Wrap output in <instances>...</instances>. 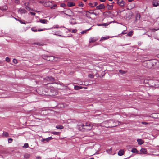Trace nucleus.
Listing matches in <instances>:
<instances>
[{
  "instance_id": "nucleus-1",
  "label": "nucleus",
  "mask_w": 159,
  "mask_h": 159,
  "mask_svg": "<svg viewBox=\"0 0 159 159\" xmlns=\"http://www.w3.org/2000/svg\"><path fill=\"white\" fill-rule=\"evenodd\" d=\"M80 126L82 129L87 130H90L92 128L93 125L92 123L89 122L86 123L85 124H82Z\"/></svg>"
},
{
  "instance_id": "nucleus-2",
  "label": "nucleus",
  "mask_w": 159,
  "mask_h": 159,
  "mask_svg": "<svg viewBox=\"0 0 159 159\" xmlns=\"http://www.w3.org/2000/svg\"><path fill=\"white\" fill-rule=\"evenodd\" d=\"M62 12H63L66 15L69 16H73L74 15V13L70 9H68L65 11H63Z\"/></svg>"
},
{
  "instance_id": "nucleus-3",
  "label": "nucleus",
  "mask_w": 159,
  "mask_h": 159,
  "mask_svg": "<svg viewBox=\"0 0 159 159\" xmlns=\"http://www.w3.org/2000/svg\"><path fill=\"white\" fill-rule=\"evenodd\" d=\"M144 64H147V66H146L147 68H152V66H153V62L152 61H148V62L145 61L143 63Z\"/></svg>"
},
{
  "instance_id": "nucleus-4",
  "label": "nucleus",
  "mask_w": 159,
  "mask_h": 159,
  "mask_svg": "<svg viewBox=\"0 0 159 159\" xmlns=\"http://www.w3.org/2000/svg\"><path fill=\"white\" fill-rule=\"evenodd\" d=\"M152 5L153 7H157L159 6V1L157 0H153L152 1Z\"/></svg>"
},
{
  "instance_id": "nucleus-5",
  "label": "nucleus",
  "mask_w": 159,
  "mask_h": 159,
  "mask_svg": "<svg viewBox=\"0 0 159 159\" xmlns=\"http://www.w3.org/2000/svg\"><path fill=\"white\" fill-rule=\"evenodd\" d=\"M117 4L121 7L124 6L125 4V2L123 0H118Z\"/></svg>"
},
{
  "instance_id": "nucleus-6",
  "label": "nucleus",
  "mask_w": 159,
  "mask_h": 159,
  "mask_svg": "<svg viewBox=\"0 0 159 159\" xmlns=\"http://www.w3.org/2000/svg\"><path fill=\"white\" fill-rule=\"evenodd\" d=\"M98 40V38L96 37H91L89 39V42L90 43H94Z\"/></svg>"
},
{
  "instance_id": "nucleus-7",
  "label": "nucleus",
  "mask_w": 159,
  "mask_h": 159,
  "mask_svg": "<svg viewBox=\"0 0 159 159\" xmlns=\"http://www.w3.org/2000/svg\"><path fill=\"white\" fill-rule=\"evenodd\" d=\"M105 8V6L103 4H100L99 6L96 7V9L98 10H101Z\"/></svg>"
},
{
  "instance_id": "nucleus-8",
  "label": "nucleus",
  "mask_w": 159,
  "mask_h": 159,
  "mask_svg": "<svg viewBox=\"0 0 159 159\" xmlns=\"http://www.w3.org/2000/svg\"><path fill=\"white\" fill-rule=\"evenodd\" d=\"M88 13H89L90 14H92L95 15V16H97L98 15V14L97 13H95L93 10H90L89 11H88L86 12V15L87 16V17L88 16Z\"/></svg>"
},
{
  "instance_id": "nucleus-9",
  "label": "nucleus",
  "mask_w": 159,
  "mask_h": 159,
  "mask_svg": "<svg viewBox=\"0 0 159 159\" xmlns=\"http://www.w3.org/2000/svg\"><path fill=\"white\" fill-rule=\"evenodd\" d=\"M45 79L48 81L53 82L54 81V78L52 76L47 77L45 78Z\"/></svg>"
},
{
  "instance_id": "nucleus-10",
  "label": "nucleus",
  "mask_w": 159,
  "mask_h": 159,
  "mask_svg": "<svg viewBox=\"0 0 159 159\" xmlns=\"http://www.w3.org/2000/svg\"><path fill=\"white\" fill-rule=\"evenodd\" d=\"M67 6L69 7H72L75 5V3L73 2H69L67 3Z\"/></svg>"
},
{
  "instance_id": "nucleus-11",
  "label": "nucleus",
  "mask_w": 159,
  "mask_h": 159,
  "mask_svg": "<svg viewBox=\"0 0 159 159\" xmlns=\"http://www.w3.org/2000/svg\"><path fill=\"white\" fill-rule=\"evenodd\" d=\"M7 8H8V7L6 5H5V6L0 7V10H1L2 11H3L6 10H7Z\"/></svg>"
},
{
  "instance_id": "nucleus-12",
  "label": "nucleus",
  "mask_w": 159,
  "mask_h": 159,
  "mask_svg": "<svg viewBox=\"0 0 159 159\" xmlns=\"http://www.w3.org/2000/svg\"><path fill=\"white\" fill-rule=\"evenodd\" d=\"M39 22L43 24H46L47 23L48 21L46 19H40Z\"/></svg>"
},
{
  "instance_id": "nucleus-13",
  "label": "nucleus",
  "mask_w": 159,
  "mask_h": 159,
  "mask_svg": "<svg viewBox=\"0 0 159 159\" xmlns=\"http://www.w3.org/2000/svg\"><path fill=\"white\" fill-rule=\"evenodd\" d=\"M62 27L64 28V27L63 26H61L59 27V25H54L50 29H55V28H61Z\"/></svg>"
},
{
  "instance_id": "nucleus-14",
  "label": "nucleus",
  "mask_w": 159,
  "mask_h": 159,
  "mask_svg": "<svg viewBox=\"0 0 159 159\" xmlns=\"http://www.w3.org/2000/svg\"><path fill=\"white\" fill-rule=\"evenodd\" d=\"M18 11L20 13H25L26 12V11L23 9L20 8L18 10Z\"/></svg>"
},
{
  "instance_id": "nucleus-15",
  "label": "nucleus",
  "mask_w": 159,
  "mask_h": 159,
  "mask_svg": "<svg viewBox=\"0 0 159 159\" xmlns=\"http://www.w3.org/2000/svg\"><path fill=\"white\" fill-rule=\"evenodd\" d=\"M52 139H53V138H52V137H49L47 138H45V139H42V142H43L44 141H46L47 142H48L49 140H52Z\"/></svg>"
},
{
  "instance_id": "nucleus-16",
  "label": "nucleus",
  "mask_w": 159,
  "mask_h": 159,
  "mask_svg": "<svg viewBox=\"0 0 159 159\" xmlns=\"http://www.w3.org/2000/svg\"><path fill=\"white\" fill-rule=\"evenodd\" d=\"M137 141L138 142V144L139 145H141L144 143L143 140L141 139H137Z\"/></svg>"
},
{
  "instance_id": "nucleus-17",
  "label": "nucleus",
  "mask_w": 159,
  "mask_h": 159,
  "mask_svg": "<svg viewBox=\"0 0 159 159\" xmlns=\"http://www.w3.org/2000/svg\"><path fill=\"white\" fill-rule=\"evenodd\" d=\"M124 151L123 150H120L118 152V154L120 156H121L124 154Z\"/></svg>"
},
{
  "instance_id": "nucleus-18",
  "label": "nucleus",
  "mask_w": 159,
  "mask_h": 159,
  "mask_svg": "<svg viewBox=\"0 0 159 159\" xmlns=\"http://www.w3.org/2000/svg\"><path fill=\"white\" fill-rule=\"evenodd\" d=\"M54 57L53 56H48L47 57L46 60L50 61H52Z\"/></svg>"
},
{
  "instance_id": "nucleus-19",
  "label": "nucleus",
  "mask_w": 159,
  "mask_h": 159,
  "mask_svg": "<svg viewBox=\"0 0 159 159\" xmlns=\"http://www.w3.org/2000/svg\"><path fill=\"white\" fill-rule=\"evenodd\" d=\"M107 8L109 10H111L112 9L113 7V5H110L107 4Z\"/></svg>"
},
{
  "instance_id": "nucleus-20",
  "label": "nucleus",
  "mask_w": 159,
  "mask_h": 159,
  "mask_svg": "<svg viewBox=\"0 0 159 159\" xmlns=\"http://www.w3.org/2000/svg\"><path fill=\"white\" fill-rule=\"evenodd\" d=\"M74 87L75 89L76 90H79L83 88L82 86H75Z\"/></svg>"
},
{
  "instance_id": "nucleus-21",
  "label": "nucleus",
  "mask_w": 159,
  "mask_h": 159,
  "mask_svg": "<svg viewBox=\"0 0 159 159\" xmlns=\"http://www.w3.org/2000/svg\"><path fill=\"white\" fill-rule=\"evenodd\" d=\"M140 152H141L143 154H146L147 152V150L143 148H142L140 150Z\"/></svg>"
},
{
  "instance_id": "nucleus-22",
  "label": "nucleus",
  "mask_w": 159,
  "mask_h": 159,
  "mask_svg": "<svg viewBox=\"0 0 159 159\" xmlns=\"http://www.w3.org/2000/svg\"><path fill=\"white\" fill-rule=\"evenodd\" d=\"M56 128H57V129H63V128H64V127L63 126L61 125H59L57 126H56Z\"/></svg>"
},
{
  "instance_id": "nucleus-23",
  "label": "nucleus",
  "mask_w": 159,
  "mask_h": 159,
  "mask_svg": "<svg viewBox=\"0 0 159 159\" xmlns=\"http://www.w3.org/2000/svg\"><path fill=\"white\" fill-rule=\"evenodd\" d=\"M61 33V32H60V31H56L55 34H53L54 35H58V36H60V37H63V36H62V35H58L57 34H59V33Z\"/></svg>"
},
{
  "instance_id": "nucleus-24",
  "label": "nucleus",
  "mask_w": 159,
  "mask_h": 159,
  "mask_svg": "<svg viewBox=\"0 0 159 159\" xmlns=\"http://www.w3.org/2000/svg\"><path fill=\"white\" fill-rule=\"evenodd\" d=\"M131 151L133 153H137L138 152V151L136 148H134L132 149L131 150Z\"/></svg>"
},
{
  "instance_id": "nucleus-25",
  "label": "nucleus",
  "mask_w": 159,
  "mask_h": 159,
  "mask_svg": "<svg viewBox=\"0 0 159 159\" xmlns=\"http://www.w3.org/2000/svg\"><path fill=\"white\" fill-rule=\"evenodd\" d=\"M30 157V154H25L24 155V157L25 158L27 159L29 158Z\"/></svg>"
},
{
  "instance_id": "nucleus-26",
  "label": "nucleus",
  "mask_w": 159,
  "mask_h": 159,
  "mask_svg": "<svg viewBox=\"0 0 159 159\" xmlns=\"http://www.w3.org/2000/svg\"><path fill=\"white\" fill-rule=\"evenodd\" d=\"M91 28H92V27H91L89 29L86 30H85L81 32V33L82 34H84V33H86L87 31H89V30H90L91 29Z\"/></svg>"
},
{
  "instance_id": "nucleus-27",
  "label": "nucleus",
  "mask_w": 159,
  "mask_h": 159,
  "mask_svg": "<svg viewBox=\"0 0 159 159\" xmlns=\"http://www.w3.org/2000/svg\"><path fill=\"white\" fill-rule=\"evenodd\" d=\"M108 37H102L101 38L100 41L107 39H108Z\"/></svg>"
},
{
  "instance_id": "nucleus-28",
  "label": "nucleus",
  "mask_w": 159,
  "mask_h": 159,
  "mask_svg": "<svg viewBox=\"0 0 159 159\" xmlns=\"http://www.w3.org/2000/svg\"><path fill=\"white\" fill-rule=\"evenodd\" d=\"M120 122L119 121H117L115 122V125H113V127L117 126L118 125H120Z\"/></svg>"
},
{
  "instance_id": "nucleus-29",
  "label": "nucleus",
  "mask_w": 159,
  "mask_h": 159,
  "mask_svg": "<svg viewBox=\"0 0 159 159\" xmlns=\"http://www.w3.org/2000/svg\"><path fill=\"white\" fill-rule=\"evenodd\" d=\"M133 32L132 31H131L129 32L127 34V35L129 36H131L133 34Z\"/></svg>"
},
{
  "instance_id": "nucleus-30",
  "label": "nucleus",
  "mask_w": 159,
  "mask_h": 159,
  "mask_svg": "<svg viewBox=\"0 0 159 159\" xmlns=\"http://www.w3.org/2000/svg\"><path fill=\"white\" fill-rule=\"evenodd\" d=\"M8 133L7 132H4L3 133V135L5 137H7L8 136Z\"/></svg>"
},
{
  "instance_id": "nucleus-31",
  "label": "nucleus",
  "mask_w": 159,
  "mask_h": 159,
  "mask_svg": "<svg viewBox=\"0 0 159 159\" xmlns=\"http://www.w3.org/2000/svg\"><path fill=\"white\" fill-rule=\"evenodd\" d=\"M112 149L111 148L107 150V152L109 153H111L112 152Z\"/></svg>"
},
{
  "instance_id": "nucleus-32",
  "label": "nucleus",
  "mask_w": 159,
  "mask_h": 159,
  "mask_svg": "<svg viewBox=\"0 0 159 159\" xmlns=\"http://www.w3.org/2000/svg\"><path fill=\"white\" fill-rule=\"evenodd\" d=\"M47 29H46V28H43V29H39L38 30V31H44L45 30H47Z\"/></svg>"
},
{
  "instance_id": "nucleus-33",
  "label": "nucleus",
  "mask_w": 159,
  "mask_h": 159,
  "mask_svg": "<svg viewBox=\"0 0 159 159\" xmlns=\"http://www.w3.org/2000/svg\"><path fill=\"white\" fill-rule=\"evenodd\" d=\"M119 72L122 75H123L125 73V71H122L121 70H120L119 71Z\"/></svg>"
},
{
  "instance_id": "nucleus-34",
  "label": "nucleus",
  "mask_w": 159,
  "mask_h": 159,
  "mask_svg": "<svg viewBox=\"0 0 159 159\" xmlns=\"http://www.w3.org/2000/svg\"><path fill=\"white\" fill-rule=\"evenodd\" d=\"M88 77L90 78H93L94 77V76L92 74H90L88 75Z\"/></svg>"
},
{
  "instance_id": "nucleus-35",
  "label": "nucleus",
  "mask_w": 159,
  "mask_h": 159,
  "mask_svg": "<svg viewBox=\"0 0 159 159\" xmlns=\"http://www.w3.org/2000/svg\"><path fill=\"white\" fill-rule=\"evenodd\" d=\"M52 133L54 135H58L59 134V132L54 131L52 132Z\"/></svg>"
},
{
  "instance_id": "nucleus-36",
  "label": "nucleus",
  "mask_w": 159,
  "mask_h": 159,
  "mask_svg": "<svg viewBox=\"0 0 159 159\" xmlns=\"http://www.w3.org/2000/svg\"><path fill=\"white\" fill-rule=\"evenodd\" d=\"M60 6L61 7H65L66 6V4L64 3L61 4Z\"/></svg>"
},
{
  "instance_id": "nucleus-37",
  "label": "nucleus",
  "mask_w": 159,
  "mask_h": 159,
  "mask_svg": "<svg viewBox=\"0 0 159 159\" xmlns=\"http://www.w3.org/2000/svg\"><path fill=\"white\" fill-rule=\"evenodd\" d=\"M13 61L15 64H17V61L16 59H14L13 60Z\"/></svg>"
},
{
  "instance_id": "nucleus-38",
  "label": "nucleus",
  "mask_w": 159,
  "mask_h": 159,
  "mask_svg": "<svg viewBox=\"0 0 159 159\" xmlns=\"http://www.w3.org/2000/svg\"><path fill=\"white\" fill-rule=\"evenodd\" d=\"M24 147L25 148H27L29 147L28 144V143H25L24 144Z\"/></svg>"
},
{
  "instance_id": "nucleus-39",
  "label": "nucleus",
  "mask_w": 159,
  "mask_h": 159,
  "mask_svg": "<svg viewBox=\"0 0 159 159\" xmlns=\"http://www.w3.org/2000/svg\"><path fill=\"white\" fill-rule=\"evenodd\" d=\"M31 30L34 32H36L37 31V29L35 28H31Z\"/></svg>"
},
{
  "instance_id": "nucleus-40",
  "label": "nucleus",
  "mask_w": 159,
  "mask_h": 159,
  "mask_svg": "<svg viewBox=\"0 0 159 159\" xmlns=\"http://www.w3.org/2000/svg\"><path fill=\"white\" fill-rule=\"evenodd\" d=\"M12 138H10L8 139V142L9 143H11L12 142Z\"/></svg>"
},
{
  "instance_id": "nucleus-41",
  "label": "nucleus",
  "mask_w": 159,
  "mask_h": 159,
  "mask_svg": "<svg viewBox=\"0 0 159 159\" xmlns=\"http://www.w3.org/2000/svg\"><path fill=\"white\" fill-rule=\"evenodd\" d=\"M89 5L91 7H94L93 5H92V3H89Z\"/></svg>"
},
{
  "instance_id": "nucleus-42",
  "label": "nucleus",
  "mask_w": 159,
  "mask_h": 159,
  "mask_svg": "<svg viewBox=\"0 0 159 159\" xmlns=\"http://www.w3.org/2000/svg\"><path fill=\"white\" fill-rule=\"evenodd\" d=\"M6 61L7 62H9L10 61L9 58L8 57H6Z\"/></svg>"
},
{
  "instance_id": "nucleus-43",
  "label": "nucleus",
  "mask_w": 159,
  "mask_h": 159,
  "mask_svg": "<svg viewBox=\"0 0 159 159\" xmlns=\"http://www.w3.org/2000/svg\"><path fill=\"white\" fill-rule=\"evenodd\" d=\"M77 31V30L76 29H74L72 30V32L73 33H76Z\"/></svg>"
},
{
  "instance_id": "nucleus-44",
  "label": "nucleus",
  "mask_w": 159,
  "mask_h": 159,
  "mask_svg": "<svg viewBox=\"0 0 159 159\" xmlns=\"http://www.w3.org/2000/svg\"><path fill=\"white\" fill-rule=\"evenodd\" d=\"M126 33V30H124L123 31L122 33H121V34H125Z\"/></svg>"
},
{
  "instance_id": "nucleus-45",
  "label": "nucleus",
  "mask_w": 159,
  "mask_h": 159,
  "mask_svg": "<svg viewBox=\"0 0 159 159\" xmlns=\"http://www.w3.org/2000/svg\"><path fill=\"white\" fill-rule=\"evenodd\" d=\"M159 30V29H152V30H152L154 32V31H157V30Z\"/></svg>"
},
{
  "instance_id": "nucleus-46",
  "label": "nucleus",
  "mask_w": 159,
  "mask_h": 159,
  "mask_svg": "<svg viewBox=\"0 0 159 159\" xmlns=\"http://www.w3.org/2000/svg\"><path fill=\"white\" fill-rule=\"evenodd\" d=\"M31 14L32 15L34 16L35 15V13L33 12H30Z\"/></svg>"
},
{
  "instance_id": "nucleus-47",
  "label": "nucleus",
  "mask_w": 159,
  "mask_h": 159,
  "mask_svg": "<svg viewBox=\"0 0 159 159\" xmlns=\"http://www.w3.org/2000/svg\"><path fill=\"white\" fill-rule=\"evenodd\" d=\"M94 7L98 5V3L97 2H94Z\"/></svg>"
},
{
  "instance_id": "nucleus-48",
  "label": "nucleus",
  "mask_w": 159,
  "mask_h": 159,
  "mask_svg": "<svg viewBox=\"0 0 159 159\" xmlns=\"http://www.w3.org/2000/svg\"><path fill=\"white\" fill-rule=\"evenodd\" d=\"M36 159H41V157L39 156H37L36 157Z\"/></svg>"
},
{
  "instance_id": "nucleus-49",
  "label": "nucleus",
  "mask_w": 159,
  "mask_h": 159,
  "mask_svg": "<svg viewBox=\"0 0 159 159\" xmlns=\"http://www.w3.org/2000/svg\"><path fill=\"white\" fill-rule=\"evenodd\" d=\"M142 124L144 125H146L148 124V123L144 122H142Z\"/></svg>"
},
{
  "instance_id": "nucleus-50",
  "label": "nucleus",
  "mask_w": 159,
  "mask_h": 159,
  "mask_svg": "<svg viewBox=\"0 0 159 159\" xmlns=\"http://www.w3.org/2000/svg\"><path fill=\"white\" fill-rule=\"evenodd\" d=\"M149 81L148 82V83H150L151 82V81H154L153 80H148Z\"/></svg>"
},
{
  "instance_id": "nucleus-51",
  "label": "nucleus",
  "mask_w": 159,
  "mask_h": 159,
  "mask_svg": "<svg viewBox=\"0 0 159 159\" xmlns=\"http://www.w3.org/2000/svg\"><path fill=\"white\" fill-rule=\"evenodd\" d=\"M79 5L80 6L83 7V4L82 3H81Z\"/></svg>"
},
{
  "instance_id": "nucleus-52",
  "label": "nucleus",
  "mask_w": 159,
  "mask_h": 159,
  "mask_svg": "<svg viewBox=\"0 0 159 159\" xmlns=\"http://www.w3.org/2000/svg\"><path fill=\"white\" fill-rule=\"evenodd\" d=\"M78 84L79 85H81L82 84V82H80Z\"/></svg>"
},
{
  "instance_id": "nucleus-53",
  "label": "nucleus",
  "mask_w": 159,
  "mask_h": 159,
  "mask_svg": "<svg viewBox=\"0 0 159 159\" xmlns=\"http://www.w3.org/2000/svg\"><path fill=\"white\" fill-rule=\"evenodd\" d=\"M105 0H100V1L102 2H105Z\"/></svg>"
},
{
  "instance_id": "nucleus-54",
  "label": "nucleus",
  "mask_w": 159,
  "mask_h": 159,
  "mask_svg": "<svg viewBox=\"0 0 159 159\" xmlns=\"http://www.w3.org/2000/svg\"><path fill=\"white\" fill-rule=\"evenodd\" d=\"M20 22L22 23V24H25V22H23L22 21H20Z\"/></svg>"
},
{
  "instance_id": "nucleus-55",
  "label": "nucleus",
  "mask_w": 159,
  "mask_h": 159,
  "mask_svg": "<svg viewBox=\"0 0 159 159\" xmlns=\"http://www.w3.org/2000/svg\"><path fill=\"white\" fill-rule=\"evenodd\" d=\"M147 80H144V83H147Z\"/></svg>"
},
{
  "instance_id": "nucleus-56",
  "label": "nucleus",
  "mask_w": 159,
  "mask_h": 159,
  "mask_svg": "<svg viewBox=\"0 0 159 159\" xmlns=\"http://www.w3.org/2000/svg\"><path fill=\"white\" fill-rule=\"evenodd\" d=\"M133 0H128V1L129 2H131L132 1H133Z\"/></svg>"
},
{
  "instance_id": "nucleus-57",
  "label": "nucleus",
  "mask_w": 159,
  "mask_h": 159,
  "mask_svg": "<svg viewBox=\"0 0 159 159\" xmlns=\"http://www.w3.org/2000/svg\"><path fill=\"white\" fill-rule=\"evenodd\" d=\"M98 26H102V25L101 24H98Z\"/></svg>"
},
{
  "instance_id": "nucleus-58",
  "label": "nucleus",
  "mask_w": 159,
  "mask_h": 159,
  "mask_svg": "<svg viewBox=\"0 0 159 159\" xmlns=\"http://www.w3.org/2000/svg\"><path fill=\"white\" fill-rule=\"evenodd\" d=\"M106 24H104V26H106Z\"/></svg>"
},
{
  "instance_id": "nucleus-59",
  "label": "nucleus",
  "mask_w": 159,
  "mask_h": 159,
  "mask_svg": "<svg viewBox=\"0 0 159 159\" xmlns=\"http://www.w3.org/2000/svg\"><path fill=\"white\" fill-rule=\"evenodd\" d=\"M15 19L17 20H17L16 18H15Z\"/></svg>"
},
{
  "instance_id": "nucleus-60",
  "label": "nucleus",
  "mask_w": 159,
  "mask_h": 159,
  "mask_svg": "<svg viewBox=\"0 0 159 159\" xmlns=\"http://www.w3.org/2000/svg\"><path fill=\"white\" fill-rule=\"evenodd\" d=\"M109 1H112V0H109Z\"/></svg>"
},
{
  "instance_id": "nucleus-61",
  "label": "nucleus",
  "mask_w": 159,
  "mask_h": 159,
  "mask_svg": "<svg viewBox=\"0 0 159 159\" xmlns=\"http://www.w3.org/2000/svg\"><path fill=\"white\" fill-rule=\"evenodd\" d=\"M29 7H28V8H26V9H29Z\"/></svg>"
},
{
  "instance_id": "nucleus-62",
  "label": "nucleus",
  "mask_w": 159,
  "mask_h": 159,
  "mask_svg": "<svg viewBox=\"0 0 159 159\" xmlns=\"http://www.w3.org/2000/svg\"><path fill=\"white\" fill-rule=\"evenodd\" d=\"M114 3V2H112V3Z\"/></svg>"
},
{
  "instance_id": "nucleus-63",
  "label": "nucleus",
  "mask_w": 159,
  "mask_h": 159,
  "mask_svg": "<svg viewBox=\"0 0 159 159\" xmlns=\"http://www.w3.org/2000/svg\"><path fill=\"white\" fill-rule=\"evenodd\" d=\"M158 101H159V99Z\"/></svg>"
}]
</instances>
